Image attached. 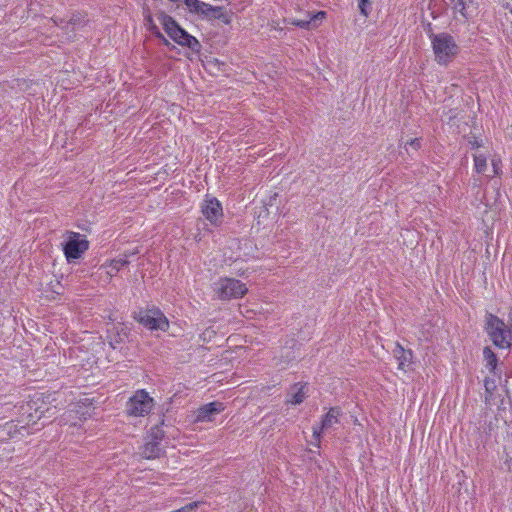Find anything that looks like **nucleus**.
<instances>
[{"label": "nucleus", "mask_w": 512, "mask_h": 512, "mask_svg": "<svg viewBox=\"0 0 512 512\" xmlns=\"http://www.w3.org/2000/svg\"><path fill=\"white\" fill-rule=\"evenodd\" d=\"M491 165L493 168V174L494 176H500L502 173V162L501 159L498 156H493L491 158Z\"/></svg>", "instance_id": "nucleus-21"}, {"label": "nucleus", "mask_w": 512, "mask_h": 512, "mask_svg": "<svg viewBox=\"0 0 512 512\" xmlns=\"http://www.w3.org/2000/svg\"><path fill=\"white\" fill-rule=\"evenodd\" d=\"M393 356L398 362V369L404 370V367L412 360V351L404 349L397 343L393 350Z\"/></svg>", "instance_id": "nucleus-13"}, {"label": "nucleus", "mask_w": 512, "mask_h": 512, "mask_svg": "<svg viewBox=\"0 0 512 512\" xmlns=\"http://www.w3.org/2000/svg\"><path fill=\"white\" fill-rule=\"evenodd\" d=\"M469 144L471 145V147L474 149V148H478L481 146V143L480 141H478L477 139H474V140H470L469 141Z\"/></svg>", "instance_id": "nucleus-26"}, {"label": "nucleus", "mask_w": 512, "mask_h": 512, "mask_svg": "<svg viewBox=\"0 0 512 512\" xmlns=\"http://www.w3.org/2000/svg\"><path fill=\"white\" fill-rule=\"evenodd\" d=\"M61 245L64 256H81L89 249V241L86 236L73 231L65 233Z\"/></svg>", "instance_id": "nucleus-8"}, {"label": "nucleus", "mask_w": 512, "mask_h": 512, "mask_svg": "<svg viewBox=\"0 0 512 512\" xmlns=\"http://www.w3.org/2000/svg\"><path fill=\"white\" fill-rule=\"evenodd\" d=\"M487 155L483 153H475L473 155L474 169L477 173H484L487 169Z\"/></svg>", "instance_id": "nucleus-18"}, {"label": "nucleus", "mask_w": 512, "mask_h": 512, "mask_svg": "<svg viewBox=\"0 0 512 512\" xmlns=\"http://www.w3.org/2000/svg\"><path fill=\"white\" fill-rule=\"evenodd\" d=\"M161 453V447L158 441H152L148 440L143 448H142V455L146 459H154L159 457Z\"/></svg>", "instance_id": "nucleus-16"}, {"label": "nucleus", "mask_w": 512, "mask_h": 512, "mask_svg": "<svg viewBox=\"0 0 512 512\" xmlns=\"http://www.w3.org/2000/svg\"><path fill=\"white\" fill-rule=\"evenodd\" d=\"M370 4V0H359V9L362 15L368 16V5Z\"/></svg>", "instance_id": "nucleus-24"}, {"label": "nucleus", "mask_w": 512, "mask_h": 512, "mask_svg": "<svg viewBox=\"0 0 512 512\" xmlns=\"http://www.w3.org/2000/svg\"><path fill=\"white\" fill-rule=\"evenodd\" d=\"M134 319L149 330L166 332L169 329V320L165 314L155 306L141 308L134 313Z\"/></svg>", "instance_id": "nucleus-5"}, {"label": "nucleus", "mask_w": 512, "mask_h": 512, "mask_svg": "<svg viewBox=\"0 0 512 512\" xmlns=\"http://www.w3.org/2000/svg\"><path fill=\"white\" fill-rule=\"evenodd\" d=\"M128 263L129 262L125 258H113L111 261V265H113V268H115L116 270H118L119 267L127 265Z\"/></svg>", "instance_id": "nucleus-23"}, {"label": "nucleus", "mask_w": 512, "mask_h": 512, "mask_svg": "<svg viewBox=\"0 0 512 512\" xmlns=\"http://www.w3.org/2000/svg\"><path fill=\"white\" fill-rule=\"evenodd\" d=\"M225 409V405L222 402L214 401L202 405L196 411V421L198 422H210L214 420V417Z\"/></svg>", "instance_id": "nucleus-12"}, {"label": "nucleus", "mask_w": 512, "mask_h": 512, "mask_svg": "<svg viewBox=\"0 0 512 512\" xmlns=\"http://www.w3.org/2000/svg\"><path fill=\"white\" fill-rule=\"evenodd\" d=\"M486 332L493 344L500 348L506 349L511 346L512 326L510 328L499 317L488 314L486 317Z\"/></svg>", "instance_id": "nucleus-4"}, {"label": "nucleus", "mask_w": 512, "mask_h": 512, "mask_svg": "<svg viewBox=\"0 0 512 512\" xmlns=\"http://www.w3.org/2000/svg\"><path fill=\"white\" fill-rule=\"evenodd\" d=\"M153 405V398L145 390H138L128 400L126 411L129 416L143 417L151 412Z\"/></svg>", "instance_id": "nucleus-7"}, {"label": "nucleus", "mask_w": 512, "mask_h": 512, "mask_svg": "<svg viewBox=\"0 0 512 512\" xmlns=\"http://www.w3.org/2000/svg\"><path fill=\"white\" fill-rule=\"evenodd\" d=\"M485 387H486V390H489V387H491V384H489V381H485Z\"/></svg>", "instance_id": "nucleus-30"}, {"label": "nucleus", "mask_w": 512, "mask_h": 512, "mask_svg": "<svg viewBox=\"0 0 512 512\" xmlns=\"http://www.w3.org/2000/svg\"><path fill=\"white\" fill-rule=\"evenodd\" d=\"M38 400L28 401L19 407L21 417L17 420V424L14 420L6 423L5 429L11 437L17 433L23 434V430L27 431L28 434L31 433L28 429L42 419L44 411L38 406Z\"/></svg>", "instance_id": "nucleus-1"}, {"label": "nucleus", "mask_w": 512, "mask_h": 512, "mask_svg": "<svg viewBox=\"0 0 512 512\" xmlns=\"http://www.w3.org/2000/svg\"><path fill=\"white\" fill-rule=\"evenodd\" d=\"M85 22L84 20V16L80 13H77V14H72L69 18V20L67 21V26L68 25H72V26H78V25H81Z\"/></svg>", "instance_id": "nucleus-22"}, {"label": "nucleus", "mask_w": 512, "mask_h": 512, "mask_svg": "<svg viewBox=\"0 0 512 512\" xmlns=\"http://www.w3.org/2000/svg\"><path fill=\"white\" fill-rule=\"evenodd\" d=\"M148 437H149V440L158 441V443L160 444V442L162 441V439L164 437V432L159 427H153V428H151Z\"/></svg>", "instance_id": "nucleus-20"}, {"label": "nucleus", "mask_w": 512, "mask_h": 512, "mask_svg": "<svg viewBox=\"0 0 512 512\" xmlns=\"http://www.w3.org/2000/svg\"><path fill=\"white\" fill-rule=\"evenodd\" d=\"M430 39L435 61L439 65H448L460 51L455 38L447 32L432 34Z\"/></svg>", "instance_id": "nucleus-2"}, {"label": "nucleus", "mask_w": 512, "mask_h": 512, "mask_svg": "<svg viewBox=\"0 0 512 512\" xmlns=\"http://www.w3.org/2000/svg\"><path fill=\"white\" fill-rule=\"evenodd\" d=\"M78 259H79V258H70V257H67V258H65V261H66V263H67V264H71V263H74V264H75V263H77V261H76V260H78Z\"/></svg>", "instance_id": "nucleus-28"}, {"label": "nucleus", "mask_w": 512, "mask_h": 512, "mask_svg": "<svg viewBox=\"0 0 512 512\" xmlns=\"http://www.w3.org/2000/svg\"><path fill=\"white\" fill-rule=\"evenodd\" d=\"M485 387H486V390H489V387H491V384H489V381H485Z\"/></svg>", "instance_id": "nucleus-31"}, {"label": "nucleus", "mask_w": 512, "mask_h": 512, "mask_svg": "<svg viewBox=\"0 0 512 512\" xmlns=\"http://www.w3.org/2000/svg\"><path fill=\"white\" fill-rule=\"evenodd\" d=\"M408 144H409V146H411L414 149H418L420 146L419 139H417V138L412 139Z\"/></svg>", "instance_id": "nucleus-25"}, {"label": "nucleus", "mask_w": 512, "mask_h": 512, "mask_svg": "<svg viewBox=\"0 0 512 512\" xmlns=\"http://www.w3.org/2000/svg\"><path fill=\"white\" fill-rule=\"evenodd\" d=\"M510 13L512 14V9L510 10Z\"/></svg>", "instance_id": "nucleus-33"}, {"label": "nucleus", "mask_w": 512, "mask_h": 512, "mask_svg": "<svg viewBox=\"0 0 512 512\" xmlns=\"http://www.w3.org/2000/svg\"><path fill=\"white\" fill-rule=\"evenodd\" d=\"M341 409L339 407H331L329 411L323 416L320 425L313 426V438L319 443L321 434L324 430L332 428L335 424L339 423L341 416Z\"/></svg>", "instance_id": "nucleus-11"}, {"label": "nucleus", "mask_w": 512, "mask_h": 512, "mask_svg": "<svg viewBox=\"0 0 512 512\" xmlns=\"http://www.w3.org/2000/svg\"><path fill=\"white\" fill-rule=\"evenodd\" d=\"M483 357H484V360L486 361V367L489 369V371L491 373H495V370L497 368L498 358L490 347H485L483 349Z\"/></svg>", "instance_id": "nucleus-17"}, {"label": "nucleus", "mask_w": 512, "mask_h": 512, "mask_svg": "<svg viewBox=\"0 0 512 512\" xmlns=\"http://www.w3.org/2000/svg\"><path fill=\"white\" fill-rule=\"evenodd\" d=\"M157 37L162 40L164 45L170 46V42L160 32L157 33Z\"/></svg>", "instance_id": "nucleus-27"}, {"label": "nucleus", "mask_w": 512, "mask_h": 512, "mask_svg": "<svg viewBox=\"0 0 512 512\" xmlns=\"http://www.w3.org/2000/svg\"><path fill=\"white\" fill-rule=\"evenodd\" d=\"M247 292L246 284L234 278H220L216 283V293L221 300L242 298Z\"/></svg>", "instance_id": "nucleus-6"}, {"label": "nucleus", "mask_w": 512, "mask_h": 512, "mask_svg": "<svg viewBox=\"0 0 512 512\" xmlns=\"http://www.w3.org/2000/svg\"><path fill=\"white\" fill-rule=\"evenodd\" d=\"M53 21H54V23H55L57 26L62 25V24L64 23V21H63L62 19H59V22H58V20H57V19H54Z\"/></svg>", "instance_id": "nucleus-29"}, {"label": "nucleus", "mask_w": 512, "mask_h": 512, "mask_svg": "<svg viewBox=\"0 0 512 512\" xmlns=\"http://www.w3.org/2000/svg\"><path fill=\"white\" fill-rule=\"evenodd\" d=\"M325 15L326 13L324 11H319L316 14L309 16V19L294 20L292 24L300 28H315L324 19Z\"/></svg>", "instance_id": "nucleus-15"}, {"label": "nucleus", "mask_w": 512, "mask_h": 512, "mask_svg": "<svg viewBox=\"0 0 512 512\" xmlns=\"http://www.w3.org/2000/svg\"><path fill=\"white\" fill-rule=\"evenodd\" d=\"M159 22L168 36L178 45L188 47L192 51H198L200 48L199 41L187 31L181 28L177 22L166 14L159 16Z\"/></svg>", "instance_id": "nucleus-3"}, {"label": "nucleus", "mask_w": 512, "mask_h": 512, "mask_svg": "<svg viewBox=\"0 0 512 512\" xmlns=\"http://www.w3.org/2000/svg\"><path fill=\"white\" fill-rule=\"evenodd\" d=\"M189 12L204 18L219 19L222 16V8L215 7L200 0H184Z\"/></svg>", "instance_id": "nucleus-10"}, {"label": "nucleus", "mask_w": 512, "mask_h": 512, "mask_svg": "<svg viewBox=\"0 0 512 512\" xmlns=\"http://www.w3.org/2000/svg\"><path fill=\"white\" fill-rule=\"evenodd\" d=\"M289 396L288 403L292 405L301 404L306 398V385L301 383L294 384L290 389Z\"/></svg>", "instance_id": "nucleus-14"}, {"label": "nucleus", "mask_w": 512, "mask_h": 512, "mask_svg": "<svg viewBox=\"0 0 512 512\" xmlns=\"http://www.w3.org/2000/svg\"><path fill=\"white\" fill-rule=\"evenodd\" d=\"M237 273H238V275H240V276H243V275L245 274V272H244V271H239V272H237Z\"/></svg>", "instance_id": "nucleus-32"}, {"label": "nucleus", "mask_w": 512, "mask_h": 512, "mask_svg": "<svg viewBox=\"0 0 512 512\" xmlns=\"http://www.w3.org/2000/svg\"><path fill=\"white\" fill-rule=\"evenodd\" d=\"M113 329H116V337L113 338L112 336H110V339L112 341L120 343V342H123L125 340V338L128 337V329H127V327H124V326H121V327L114 326Z\"/></svg>", "instance_id": "nucleus-19"}, {"label": "nucleus", "mask_w": 512, "mask_h": 512, "mask_svg": "<svg viewBox=\"0 0 512 512\" xmlns=\"http://www.w3.org/2000/svg\"><path fill=\"white\" fill-rule=\"evenodd\" d=\"M201 211L205 219L214 227H219L223 222V208L220 201L214 197L206 198Z\"/></svg>", "instance_id": "nucleus-9"}]
</instances>
